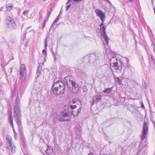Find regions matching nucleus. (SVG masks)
I'll return each mask as SVG.
<instances>
[{
  "mask_svg": "<svg viewBox=\"0 0 155 155\" xmlns=\"http://www.w3.org/2000/svg\"><path fill=\"white\" fill-rule=\"evenodd\" d=\"M14 117L17 125L21 124V114L20 111V101L18 97H17L15 100V104L14 105Z\"/></svg>",
  "mask_w": 155,
  "mask_h": 155,
  "instance_id": "f257e3e1",
  "label": "nucleus"
},
{
  "mask_svg": "<svg viewBox=\"0 0 155 155\" xmlns=\"http://www.w3.org/2000/svg\"><path fill=\"white\" fill-rule=\"evenodd\" d=\"M65 83L63 81H58L54 82L52 87L53 94L56 95L63 94L65 91Z\"/></svg>",
  "mask_w": 155,
  "mask_h": 155,
  "instance_id": "f03ea898",
  "label": "nucleus"
},
{
  "mask_svg": "<svg viewBox=\"0 0 155 155\" xmlns=\"http://www.w3.org/2000/svg\"><path fill=\"white\" fill-rule=\"evenodd\" d=\"M64 81L67 84L68 88L72 93H77L78 91V85L75 83L72 77L68 76L64 78Z\"/></svg>",
  "mask_w": 155,
  "mask_h": 155,
  "instance_id": "7ed1b4c3",
  "label": "nucleus"
},
{
  "mask_svg": "<svg viewBox=\"0 0 155 155\" xmlns=\"http://www.w3.org/2000/svg\"><path fill=\"white\" fill-rule=\"evenodd\" d=\"M81 106L77 111H74L73 110L69 111L68 110L65 109L61 114V117L60 118V120L61 121H68L70 119V116L71 115H73L74 117L77 116L81 111Z\"/></svg>",
  "mask_w": 155,
  "mask_h": 155,
  "instance_id": "20e7f679",
  "label": "nucleus"
},
{
  "mask_svg": "<svg viewBox=\"0 0 155 155\" xmlns=\"http://www.w3.org/2000/svg\"><path fill=\"white\" fill-rule=\"evenodd\" d=\"M98 58L97 55L95 54L92 53L88 55H87L84 57V61L85 62H94Z\"/></svg>",
  "mask_w": 155,
  "mask_h": 155,
  "instance_id": "39448f33",
  "label": "nucleus"
},
{
  "mask_svg": "<svg viewBox=\"0 0 155 155\" xmlns=\"http://www.w3.org/2000/svg\"><path fill=\"white\" fill-rule=\"evenodd\" d=\"M110 64L111 68V67L114 68V69L116 71L118 72H121L122 67L120 68H118L117 60L116 58L113 57L110 59Z\"/></svg>",
  "mask_w": 155,
  "mask_h": 155,
  "instance_id": "423d86ee",
  "label": "nucleus"
},
{
  "mask_svg": "<svg viewBox=\"0 0 155 155\" xmlns=\"http://www.w3.org/2000/svg\"><path fill=\"white\" fill-rule=\"evenodd\" d=\"M26 72L25 65L24 64L21 65L20 72V78L21 81H23L25 79L26 75Z\"/></svg>",
  "mask_w": 155,
  "mask_h": 155,
  "instance_id": "0eeeda50",
  "label": "nucleus"
},
{
  "mask_svg": "<svg viewBox=\"0 0 155 155\" xmlns=\"http://www.w3.org/2000/svg\"><path fill=\"white\" fill-rule=\"evenodd\" d=\"M148 132V127L147 124L146 122H144L142 134L140 136V138L142 140H144L146 138Z\"/></svg>",
  "mask_w": 155,
  "mask_h": 155,
  "instance_id": "6e6552de",
  "label": "nucleus"
},
{
  "mask_svg": "<svg viewBox=\"0 0 155 155\" xmlns=\"http://www.w3.org/2000/svg\"><path fill=\"white\" fill-rule=\"evenodd\" d=\"M100 29L103 32V34L102 35L103 38L104 39L106 43L107 44H108V41L109 40V38H108L107 35L106 34L105 32V28L104 26V24L103 23H101L100 25Z\"/></svg>",
  "mask_w": 155,
  "mask_h": 155,
  "instance_id": "1a4fd4ad",
  "label": "nucleus"
},
{
  "mask_svg": "<svg viewBox=\"0 0 155 155\" xmlns=\"http://www.w3.org/2000/svg\"><path fill=\"white\" fill-rule=\"evenodd\" d=\"M8 26L11 29H15L16 28V24L14 20L11 18H9L7 20Z\"/></svg>",
  "mask_w": 155,
  "mask_h": 155,
  "instance_id": "9d476101",
  "label": "nucleus"
},
{
  "mask_svg": "<svg viewBox=\"0 0 155 155\" xmlns=\"http://www.w3.org/2000/svg\"><path fill=\"white\" fill-rule=\"evenodd\" d=\"M127 109L133 114L137 110V107L134 105H129L127 106Z\"/></svg>",
  "mask_w": 155,
  "mask_h": 155,
  "instance_id": "9b49d317",
  "label": "nucleus"
},
{
  "mask_svg": "<svg viewBox=\"0 0 155 155\" xmlns=\"http://www.w3.org/2000/svg\"><path fill=\"white\" fill-rule=\"evenodd\" d=\"M102 96L101 95H97L94 96L92 99V101L91 103L92 105H93L94 103L98 102L101 99Z\"/></svg>",
  "mask_w": 155,
  "mask_h": 155,
  "instance_id": "f8f14e48",
  "label": "nucleus"
},
{
  "mask_svg": "<svg viewBox=\"0 0 155 155\" xmlns=\"http://www.w3.org/2000/svg\"><path fill=\"white\" fill-rule=\"evenodd\" d=\"M37 100L38 98L36 95H35L34 96H32L29 99V104H32L34 105Z\"/></svg>",
  "mask_w": 155,
  "mask_h": 155,
  "instance_id": "ddd939ff",
  "label": "nucleus"
},
{
  "mask_svg": "<svg viewBox=\"0 0 155 155\" xmlns=\"http://www.w3.org/2000/svg\"><path fill=\"white\" fill-rule=\"evenodd\" d=\"M95 12L97 15L100 18L105 16L104 14L101 10L98 9H97L95 10Z\"/></svg>",
  "mask_w": 155,
  "mask_h": 155,
  "instance_id": "4468645a",
  "label": "nucleus"
},
{
  "mask_svg": "<svg viewBox=\"0 0 155 155\" xmlns=\"http://www.w3.org/2000/svg\"><path fill=\"white\" fill-rule=\"evenodd\" d=\"M10 125L12 127L13 131L14 132V134L15 135H17V134L16 133V132L15 131V129L14 128V127L13 125V120H12V115H11L10 117Z\"/></svg>",
  "mask_w": 155,
  "mask_h": 155,
  "instance_id": "2eb2a0df",
  "label": "nucleus"
},
{
  "mask_svg": "<svg viewBox=\"0 0 155 155\" xmlns=\"http://www.w3.org/2000/svg\"><path fill=\"white\" fill-rule=\"evenodd\" d=\"M113 88V87L110 88H108L107 89H105V90L103 91L104 93H106L107 94H109L112 91Z\"/></svg>",
  "mask_w": 155,
  "mask_h": 155,
  "instance_id": "dca6fc26",
  "label": "nucleus"
},
{
  "mask_svg": "<svg viewBox=\"0 0 155 155\" xmlns=\"http://www.w3.org/2000/svg\"><path fill=\"white\" fill-rule=\"evenodd\" d=\"M6 140L8 143L9 146H11L12 144V138L8 136L6 137Z\"/></svg>",
  "mask_w": 155,
  "mask_h": 155,
  "instance_id": "f3484780",
  "label": "nucleus"
},
{
  "mask_svg": "<svg viewBox=\"0 0 155 155\" xmlns=\"http://www.w3.org/2000/svg\"><path fill=\"white\" fill-rule=\"evenodd\" d=\"M8 148H10L11 149V151L12 153H14L15 151V147L13 145H12V144L11 146H9V147H8Z\"/></svg>",
  "mask_w": 155,
  "mask_h": 155,
  "instance_id": "a211bd4d",
  "label": "nucleus"
},
{
  "mask_svg": "<svg viewBox=\"0 0 155 155\" xmlns=\"http://www.w3.org/2000/svg\"><path fill=\"white\" fill-rule=\"evenodd\" d=\"M73 104L72 105H70V108L71 109H74L77 106L76 104H75V102L73 101Z\"/></svg>",
  "mask_w": 155,
  "mask_h": 155,
  "instance_id": "6ab92c4d",
  "label": "nucleus"
},
{
  "mask_svg": "<svg viewBox=\"0 0 155 155\" xmlns=\"http://www.w3.org/2000/svg\"><path fill=\"white\" fill-rule=\"evenodd\" d=\"M116 81L118 82V84L120 85L122 84V79H120L119 78H116Z\"/></svg>",
  "mask_w": 155,
  "mask_h": 155,
  "instance_id": "aec40b11",
  "label": "nucleus"
},
{
  "mask_svg": "<svg viewBox=\"0 0 155 155\" xmlns=\"http://www.w3.org/2000/svg\"><path fill=\"white\" fill-rule=\"evenodd\" d=\"M52 151V149H51L50 148L48 147L46 150L45 152L46 153L49 154L51 153Z\"/></svg>",
  "mask_w": 155,
  "mask_h": 155,
  "instance_id": "412c9836",
  "label": "nucleus"
},
{
  "mask_svg": "<svg viewBox=\"0 0 155 155\" xmlns=\"http://www.w3.org/2000/svg\"><path fill=\"white\" fill-rule=\"evenodd\" d=\"M59 18H58V17H57V18L54 21L52 24L51 25V27H52V26L54 25V24L56 23L59 20Z\"/></svg>",
  "mask_w": 155,
  "mask_h": 155,
  "instance_id": "4be33fe9",
  "label": "nucleus"
},
{
  "mask_svg": "<svg viewBox=\"0 0 155 155\" xmlns=\"http://www.w3.org/2000/svg\"><path fill=\"white\" fill-rule=\"evenodd\" d=\"M82 89L84 92H86L87 91V89L85 85H84L82 87Z\"/></svg>",
  "mask_w": 155,
  "mask_h": 155,
  "instance_id": "5701e85b",
  "label": "nucleus"
},
{
  "mask_svg": "<svg viewBox=\"0 0 155 155\" xmlns=\"http://www.w3.org/2000/svg\"><path fill=\"white\" fill-rule=\"evenodd\" d=\"M12 8V5H9L6 8L8 11H10Z\"/></svg>",
  "mask_w": 155,
  "mask_h": 155,
  "instance_id": "b1692460",
  "label": "nucleus"
},
{
  "mask_svg": "<svg viewBox=\"0 0 155 155\" xmlns=\"http://www.w3.org/2000/svg\"><path fill=\"white\" fill-rule=\"evenodd\" d=\"M151 47L153 48V50L155 53V44L153 43L151 45Z\"/></svg>",
  "mask_w": 155,
  "mask_h": 155,
  "instance_id": "393cba45",
  "label": "nucleus"
},
{
  "mask_svg": "<svg viewBox=\"0 0 155 155\" xmlns=\"http://www.w3.org/2000/svg\"><path fill=\"white\" fill-rule=\"evenodd\" d=\"M45 48L46 49L47 47V39H45Z\"/></svg>",
  "mask_w": 155,
  "mask_h": 155,
  "instance_id": "a878e982",
  "label": "nucleus"
},
{
  "mask_svg": "<svg viewBox=\"0 0 155 155\" xmlns=\"http://www.w3.org/2000/svg\"><path fill=\"white\" fill-rule=\"evenodd\" d=\"M28 12H29L28 10H25L23 12V14L24 15H26V14H27L28 13Z\"/></svg>",
  "mask_w": 155,
  "mask_h": 155,
  "instance_id": "bb28decb",
  "label": "nucleus"
},
{
  "mask_svg": "<svg viewBox=\"0 0 155 155\" xmlns=\"http://www.w3.org/2000/svg\"><path fill=\"white\" fill-rule=\"evenodd\" d=\"M151 120L153 123V124L154 125H155V119L154 118V117H153L151 118ZM154 127H155V126H154Z\"/></svg>",
  "mask_w": 155,
  "mask_h": 155,
  "instance_id": "cd10ccee",
  "label": "nucleus"
},
{
  "mask_svg": "<svg viewBox=\"0 0 155 155\" xmlns=\"http://www.w3.org/2000/svg\"><path fill=\"white\" fill-rule=\"evenodd\" d=\"M71 5L69 4V5H67V6H66V10H68L69 8L71 7Z\"/></svg>",
  "mask_w": 155,
  "mask_h": 155,
  "instance_id": "c85d7f7f",
  "label": "nucleus"
},
{
  "mask_svg": "<svg viewBox=\"0 0 155 155\" xmlns=\"http://www.w3.org/2000/svg\"><path fill=\"white\" fill-rule=\"evenodd\" d=\"M105 18V16H104V17H102V18H100L101 19L102 23H103L104 22V19Z\"/></svg>",
  "mask_w": 155,
  "mask_h": 155,
  "instance_id": "c756f323",
  "label": "nucleus"
},
{
  "mask_svg": "<svg viewBox=\"0 0 155 155\" xmlns=\"http://www.w3.org/2000/svg\"><path fill=\"white\" fill-rule=\"evenodd\" d=\"M49 18V17L47 16L45 18L44 21L47 22L48 21Z\"/></svg>",
  "mask_w": 155,
  "mask_h": 155,
  "instance_id": "7c9ffc66",
  "label": "nucleus"
},
{
  "mask_svg": "<svg viewBox=\"0 0 155 155\" xmlns=\"http://www.w3.org/2000/svg\"><path fill=\"white\" fill-rule=\"evenodd\" d=\"M51 12H48V14H47V16L49 17L50 15H51Z\"/></svg>",
  "mask_w": 155,
  "mask_h": 155,
  "instance_id": "2f4dec72",
  "label": "nucleus"
},
{
  "mask_svg": "<svg viewBox=\"0 0 155 155\" xmlns=\"http://www.w3.org/2000/svg\"><path fill=\"white\" fill-rule=\"evenodd\" d=\"M78 130L79 131H80L81 130V127H80L79 124L78 125ZM77 126H78V125Z\"/></svg>",
  "mask_w": 155,
  "mask_h": 155,
  "instance_id": "473e14b6",
  "label": "nucleus"
},
{
  "mask_svg": "<svg viewBox=\"0 0 155 155\" xmlns=\"http://www.w3.org/2000/svg\"><path fill=\"white\" fill-rule=\"evenodd\" d=\"M37 73V74L39 73V74H38V75H39V74H40L41 73L39 71V68H38V69Z\"/></svg>",
  "mask_w": 155,
  "mask_h": 155,
  "instance_id": "72a5a7b5",
  "label": "nucleus"
},
{
  "mask_svg": "<svg viewBox=\"0 0 155 155\" xmlns=\"http://www.w3.org/2000/svg\"><path fill=\"white\" fill-rule=\"evenodd\" d=\"M141 107L142 108H144V106L143 104H142L141 105Z\"/></svg>",
  "mask_w": 155,
  "mask_h": 155,
  "instance_id": "f704fd0d",
  "label": "nucleus"
},
{
  "mask_svg": "<svg viewBox=\"0 0 155 155\" xmlns=\"http://www.w3.org/2000/svg\"><path fill=\"white\" fill-rule=\"evenodd\" d=\"M45 24H43V25H42V29H43V28H44V27L45 26Z\"/></svg>",
  "mask_w": 155,
  "mask_h": 155,
  "instance_id": "c9c22d12",
  "label": "nucleus"
},
{
  "mask_svg": "<svg viewBox=\"0 0 155 155\" xmlns=\"http://www.w3.org/2000/svg\"><path fill=\"white\" fill-rule=\"evenodd\" d=\"M42 52L43 53H46V51L45 50V49H44L42 51Z\"/></svg>",
  "mask_w": 155,
  "mask_h": 155,
  "instance_id": "e433bc0d",
  "label": "nucleus"
},
{
  "mask_svg": "<svg viewBox=\"0 0 155 155\" xmlns=\"http://www.w3.org/2000/svg\"><path fill=\"white\" fill-rule=\"evenodd\" d=\"M30 28V27H28V28H27V30H26V31H30V30H29V29Z\"/></svg>",
  "mask_w": 155,
  "mask_h": 155,
  "instance_id": "4c0bfd02",
  "label": "nucleus"
},
{
  "mask_svg": "<svg viewBox=\"0 0 155 155\" xmlns=\"http://www.w3.org/2000/svg\"><path fill=\"white\" fill-rule=\"evenodd\" d=\"M46 21H44V22H43V24H45L46 23Z\"/></svg>",
  "mask_w": 155,
  "mask_h": 155,
  "instance_id": "58836bf2",
  "label": "nucleus"
},
{
  "mask_svg": "<svg viewBox=\"0 0 155 155\" xmlns=\"http://www.w3.org/2000/svg\"><path fill=\"white\" fill-rule=\"evenodd\" d=\"M12 68H11V70H10V73L11 74V72H12Z\"/></svg>",
  "mask_w": 155,
  "mask_h": 155,
  "instance_id": "ea45409f",
  "label": "nucleus"
},
{
  "mask_svg": "<svg viewBox=\"0 0 155 155\" xmlns=\"http://www.w3.org/2000/svg\"><path fill=\"white\" fill-rule=\"evenodd\" d=\"M88 155H94L93 154H92V153H89Z\"/></svg>",
  "mask_w": 155,
  "mask_h": 155,
  "instance_id": "a19ab883",
  "label": "nucleus"
},
{
  "mask_svg": "<svg viewBox=\"0 0 155 155\" xmlns=\"http://www.w3.org/2000/svg\"><path fill=\"white\" fill-rule=\"evenodd\" d=\"M13 97H14V95L15 94V93L14 92L13 93Z\"/></svg>",
  "mask_w": 155,
  "mask_h": 155,
  "instance_id": "79ce46f5",
  "label": "nucleus"
},
{
  "mask_svg": "<svg viewBox=\"0 0 155 155\" xmlns=\"http://www.w3.org/2000/svg\"><path fill=\"white\" fill-rule=\"evenodd\" d=\"M61 11H60V13H59V14L60 15H61Z\"/></svg>",
  "mask_w": 155,
  "mask_h": 155,
  "instance_id": "37998d69",
  "label": "nucleus"
},
{
  "mask_svg": "<svg viewBox=\"0 0 155 155\" xmlns=\"http://www.w3.org/2000/svg\"><path fill=\"white\" fill-rule=\"evenodd\" d=\"M60 15H59L58 16V17H58V18H59V17H60Z\"/></svg>",
  "mask_w": 155,
  "mask_h": 155,
  "instance_id": "c03bdc74",
  "label": "nucleus"
},
{
  "mask_svg": "<svg viewBox=\"0 0 155 155\" xmlns=\"http://www.w3.org/2000/svg\"><path fill=\"white\" fill-rule=\"evenodd\" d=\"M16 135H14L15 137V138H16Z\"/></svg>",
  "mask_w": 155,
  "mask_h": 155,
  "instance_id": "a18cd8bd",
  "label": "nucleus"
},
{
  "mask_svg": "<svg viewBox=\"0 0 155 155\" xmlns=\"http://www.w3.org/2000/svg\"><path fill=\"white\" fill-rule=\"evenodd\" d=\"M151 58H152V59H153V57H152V56H151Z\"/></svg>",
  "mask_w": 155,
  "mask_h": 155,
  "instance_id": "49530a36",
  "label": "nucleus"
},
{
  "mask_svg": "<svg viewBox=\"0 0 155 155\" xmlns=\"http://www.w3.org/2000/svg\"><path fill=\"white\" fill-rule=\"evenodd\" d=\"M130 2H131L132 1V0H130Z\"/></svg>",
  "mask_w": 155,
  "mask_h": 155,
  "instance_id": "de8ad7c7",
  "label": "nucleus"
},
{
  "mask_svg": "<svg viewBox=\"0 0 155 155\" xmlns=\"http://www.w3.org/2000/svg\"><path fill=\"white\" fill-rule=\"evenodd\" d=\"M130 2H131L132 1V0H130Z\"/></svg>",
  "mask_w": 155,
  "mask_h": 155,
  "instance_id": "09e8293b",
  "label": "nucleus"
}]
</instances>
